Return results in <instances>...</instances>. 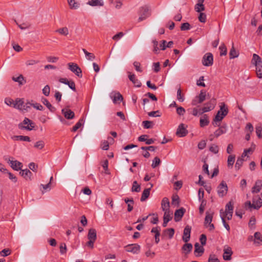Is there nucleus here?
I'll return each mask as SVG.
<instances>
[{
  "instance_id": "f257e3e1",
  "label": "nucleus",
  "mask_w": 262,
  "mask_h": 262,
  "mask_svg": "<svg viewBox=\"0 0 262 262\" xmlns=\"http://www.w3.org/2000/svg\"><path fill=\"white\" fill-rule=\"evenodd\" d=\"M228 113V108L226 106L225 103H222L220 106V110L217 112V114L213 119V122H212L213 125L219 126L220 124H219L218 122L221 121L227 115Z\"/></svg>"
},
{
  "instance_id": "f03ea898",
  "label": "nucleus",
  "mask_w": 262,
  "mask_h": 262,
  "mask_svg": "<svg viewBox=\"0 0 262 262\" xmlns=\"http://www.w3.org/2000/svg\"><path fill=\"white\" fill-rule=\"evenodd\" d=\"M262 206L261 199L259 196H256L253 198L252 203L248 201L244 204V207L246 210L251 211L252 209L258 210Z\"/></svg>"
},
{
  "instance_id": "7ed1b4c3",
  "label": "nucleus",
  "mask_w": 262,
  "mask_h": 262,
  "mask_svg": "<svg viewBox=\"0 0 262 262\" xmlns=\"http://www.w3.org/2000/svg\"><path fill=\"white\" fill-rule=\"evenodd\" d=\"M88 238L89 241L86 243V246L93 249L94 247V243L96 239V231L94 229H90L88 234Z\"/></svg>"
},
{
  "instance_id": "20e7f679",
  "label": "nucleus",
  "mask_w": 262,
  "mask_h": 262,
  "mask_svg": "<svg viewBox=\"0 0 262 262\" xmlns=\"http://www.w3.org/2000/svg\"><path fill=\"white\" fill-rule=\"evenodd\" d=\"M213 213L207 211L204 221V226L208 228L209 231H213L214 229V226L211 223L212 221Z\"/></svg>"
},
{
  "instance_id": "39448f33",
  "label": "nucleus",
  "mask_w": 262,
  "mask_h": 262,
  "mask_svg": "<svg viewBox=\"0 0 262 262\" xmlns=\"http://www.w3.org/2000/svg\"><path fill=\"white\" fill-rule=\"evenodd\" d=\"M233 212V204L232 202L228 203L225 206V210H223L222 214L227 217L228 220H230L232 217Z\"/></svg>"
},
{
  "instance_id": "423d86ee",
  "label": "nucleus",
  "mask_w": 262,
  "mask_h": 262,
  "mask_svg": "<svg viewBox=\"0 0 262 262\" xmlns=\"http://www.w3.org/2000/svg\"><path fill=\"white\" fill-rule=\"evenodd\" d=\"M217 192L219 196L223 198L225 196L228 192V186L226 182L222 181L217 187Z\"/></svg>"
},
{
  "instance_id": "0eeeda50",
  "label": "nucleus",
  "mask_w": 262,
  "mask_h": 262,
  "mask_svg": "<svg viewBox=\"0 0 262 262\" xmlns=\"http://www.w3.org/2000/svg\"><path fill=\"white\" fill-rule=\"evenodd\" d=\"M34 127V123L30 119L25 118L23 122L19 124V128L31 130Z\"/></svg>"
},
{
  "instance_id": "6e6552de",
  "label": "nucleus",
  "mask_w": 262,
  "mask_h": 262,
  "mask_svg": "<svg viewBox=\"0 0 262 262\" xmlns=\"http://www.w3.org/2000/svg\"><path fill=\"white\" fill-rule=\"evenodd\" d=\"M213 55L211 53H206L202 59V64L204 66L209 67L213 64Z\"/></svg>"
},
{
  "instance_id": "1a4fd4ad",
  "label": "nucleus",
  "mask_w": 262,
  "mask_h": 262,
  "mask_svg": "<svg viewBox=\"0 0 262 262\" xmlns=\"http://www.w3.org/2000/svg\"><path fill=\"white\" fill-rule=\"evenodd\" d=\"M6 160L10 165L11 168L17 171L21 169L23 167V164L21 162L17 160H13V158L12 157H9L8 159H6Z\"/></svg>"
},
{
  "instance_id": "9d476101",
  "label": "nucleus",
  "mask_w": 262,
  "mask_h": 262,
  "mask_svg": "<svg viewBox=\"0 0 262 262\" xmlns=\"http://www.w3.org/2000/svg\"><path fill=\"white\" fill-rule=\"evenodd\" d=\"M125 248L127 252H131L134 254H138L140 250V246L136 244L128 245Z\"/></svg>"
},
{
  "instance_id": "9b49d317",
  "label": "nucleus",
  "mask_w": 262,
  "mask_h": 262,
  "mask_svg": "<svg viewBox=\"0 0 262 262\" xmlns=\"http://www.w3.org/2000/svg\"><path fill=\"white\" fill-rule=\"evenodd\" d=\"M186 127L187 126L184 124H180L177 128L176 135L179 137H183L185 136L188 133Z\"/></svg>"
},
{
  "instance_id": "f8f14e48",
  "label": "nucleus",
  "mask_w": 262,
  "mask_h": 262,
  "mask_svg": "<svg viewBox=\"0 0 262 262\" xmlns=\"http://www.w3.org/2000/svg\"><path fill=\"white\" fill-rule=\"evenodd\" d=\"M149 9L148 7L145 6L141 8L140 10V17H139V21H142L146 19L149 15Z\"/></svg>"
},
{
  "instance_id": "ddd939ff",
  "label": "nucleus",
  "mask_w": 262,
  "mask_h": 262,
  "mask_svg": "<svg viewBox=\"0 0 262 262\" xmlns=\"http://www.w3.org/2000/svg\"><path fill=\"white\" fill-rule=\"evenodd\" d=\"M68 69L77 76H79L82 71L77 64L73 62L68 63Z\"/></svg>"
},
{
  "instance_id": "4468645a",
  "label": "nucleus",
  "mask_w": 262,
  "mask_h": 262,
  "mask_svg": "<svg viewBox=\"0 0 262 262\" xmlns=\"http://www.w3.org/2000/svg\"><path fill=\"white\" fill-rule=\"evenodd\" d=\"M191 229V227L188 225L186 226L184 229L182 239L185 243L188 242L190 240Z\"/></svg>"
},
{
  "instance_id": "2eb2a0df",
  "label": "nucleus",
  "mask_w": 262,
  "mask_h": 262,
  "mask_svg": "<svg viewBox=\"0 0 262 262\" xmlns=\"http://www.w3.org/2000/svg\"><path fill=\"white\" fill-rule=\"evenodd\" d=\"M215 101H210L205 104V105L202 108V112L200 114H202L204 113L209 112L214 108Z\"/></svg>"
},
{
  "instance_id": "dca6fc26",
  "label": "nucleus",
  "mask_w": 262,
  "mask_h": 262,
  "mask_svg": "<svg viewBox=\"0 0 262 262\" xmlns=\"http://www.w3.org/2000/svg\"><path fill=\"white\" fill-rule=\"evenodd\" d=\"M110 97L113 99V101L114 103L121 102L123 100L122 96L119 92H112L110 95Z\"/></svg>"
},
{
  "instance_id": "f3484780",
  "label": "nucleus",
  "mask_w": 262,
  "mask_h": 262,
  "mask_svg": "<svg viewBox=\"0 0 262 262\" xmlns=\"http://www.w3.org/2000/svg\"><path fill=\"white\" fill-rule=\"evenodd\" d=\"M185 212V209L184 208H181L177 210L174 212V220L176 222L180 221Z\"/></svg>"
},
{
  "instance_id": "a211bd4d",
  "label": "nucleus",
  "mask_w": 262,
  "mask_h": 262,
  "mask_svg": "<svg viewBox=\"0 0 262 262\" xmlns=\"http://www.w3.org/2000/svg\"><path fill=\"white\" fill-rule=\"evenodd\" d=\"M62 114L67 119H73L74 117V113L68 108H64L61 110Z\"/></svg>"
},
{
  "instance_id": "6ab92c4d",
  "label": "nucleus",
  "mask_w": 262,
  "mask_h": 262,
  "mask_svg": "<svg viewBox=\"0 0 262 262\" xmlns=\"http://www.w3.org/2000/svg\"><path fill=\"white\" fill-rule=\"evenodd\" d=\"M262 187V181L260 180H257L255 183L253 187L252 188V192L253 193H256L259 192Z\"/></svg>"
},
{
  "instance_id": "aec40b11",
  "label": "nucleus",
  "mask_w": 262,
  "mask_h": 262,
  "mask_svg": "<svg viewBox=\"0 0 262 262\" xmlns=\"http://www.w3.org/2000/svg\"><path fill=\"white\" fill-rule=\"evenodd\" d=\"M232 251L230 247H227L224 249L223 258L225 260H229L231 259Z\"/></svg>"
},
{
  "instance_id": "412c9836",
  "label": "nucleus",
  "mask_w": 262,
  "mask_h": 262,
  "mask_svg": "<svg viewBox=\"0 0 262 262\" xmlns=\"http://www.w3.org/2000/svg\"><path fill=\"white\" fill-rule=\"evenodd\" d=\"M227 132L226 125H223L221 126L214 133V137L216 138L219 137L220 136L226 133Z\"/></svg>"
},
{
  "instance_id": "4be33fe9",
  "label": "nucleus",
  "mask_w": 262,
  "mask_h": 262,
  "mask_svg": "<svg viewBox=\"0 0 262 262\" xmlns=\"http://www.w3.org/2000/svg\"><path fill=\"white\" fill-rule=\"evenodd\" d=\"M148 135H143L139 137L138 140L140 142H145L146 144L149 145L154 143L155 140L153 139H148Z\"/></svg>"
},
{
  "instance_id": "5701e85b",
  "label": "nucleus",
  "mask_w": 262,
  "mask_h": 262,
  "mask_svg": "<svg viewBox=\"0 0 262 262\" xmlns=\"http://www.w3.org/2000/svg\"><path fill=\"white\" fill-rule=\"evenodd\" d=\"M169 201L167 198H164L161 202V208L163 211L169 210Z\"/></svg>"
},
{
  "instance_id": "b1692460",
  "label": "nucleus",
  "mask_w": 262,
  "mask_h": 262,
  "mask_svg": "<svg viewBox=\"0 0 262 262\" xmlns=\"http://www.w3.org/2000/svg\"><path fill=\"white\" fill-rule=\"evenodd\" d=\"M128 78L129 79L135 84L137 87H140L141 85V82L136 78L135 74H132L130 73H128Z\"/></svg>"
},
{
  "instance_id": "393cba45",
  "label": "nucleus",
  "mask_w": 262,
  "mask_h": 262,
  "mask_svg": "<svg viewBox=\"0 0 262 262\" xmlns=\"http://www.w3.org/2000/svg\"><path fill=\"white\" fill-rule=\"evenodd\" d=\"M194 253H198L195 254L196 256H201L204 251V249L203 247V246H201L199 243H196L194 244Z\"/></svg>"
},
{
  "instance_id": "a878e982",
  "label": "nucleus",
  "mask_w": 262,
  "mask_h": 262,
  "mask_svg": "<svg viewBox=\"0 0 262 262\" xmlns=\"http://www.w3.org/2000/svg\"><path fill=\"white\" fill-rule=\"evenodd\" d=\"M20 174L26 180H30L32 176V172L28 169L21 170Z\"/></svg>"
},
{
  "instance_id": "bb28decb",
  "label": "nucleus",
  "mask_w": 262,
  "mask_h": 262,
  "mask_svg": "<svg viewBox=\"0 0 262 262\" xmlns=\"http://www.w3.org/2000/svg\"><path fill=\"white\" fill-rule=\"evenodd\" d=\"M254 244L257 246H260L262 245V236L260 232H256L254 233Z\"/></svg>"
},
{
  "instance_id": "cd10ccee",
  "label": "nucleus",
  "mask_w": 262,
  "mask_h": 262,
  "mask_svg": "<svg viewBox=\"0 0 262 262\" xmlns=\"http://www.w3.org/2000/svg\"><path fill=\"white\" fill-rule=\"evenodd\" d=\"M251 63L254 64L255 67L260 65L262 63L261 59L258 55L253 54Z\"/></svg>"
},
{
  "instance_id": "c85d7f7f",
  "label": "nucleus",
  "mask_w": 262,
  "mask_h": 262,
  "mask_svg": "<svg viewBox=\"0 0 262 262\" xmlns=\"http://www.w3.org/2000/svg\"><path fill=\"white\" fill-rule=\"evenodd\" d=\"M87 4L92 6H102L104 5L103 0H89Z\"/></svg>"
},
{
  "instance_id": "c756f323",
  "label": "nucleus",
  "mask_w": 262,
  "mask_h": 262,
  "mask_svg": "<svg viewBox=\"0 0 262 262\" xmlns=\"http://www.w3.org/2000/svg\"><path fill=\"white\" fill-rule=\"evenodd\" d=\"M70 8L72 9H77L79 7L80 4L77 0H67Z\"/></svg>"
},
{
  "instance_id": "7c9ffc66",
  "label": "nucleus",
  "mask_w": 262,
  "mask_h": 262,
  "mask_svg": "<svg viewBox=\"0 0 262 262\" xmlns=\"http://www.w3.org/2000/svg\"><path fill=\"white\" fill-rule=\"evenodd\" d=\"M41 101L42 103L45 105L51 112H54L55 111V107L52 105V104L46 98H42Z\"/></svg>"
},
{
  "instance_id": "2f4dec72",
  "label": "nucleus",
  "mask_w": 262,
  "mask_h": 262,
  "mask_svg": "<svg viewBox=\"0 0 262 262\" xmlns=\"http://www.w3.org/2000/svg\"><path fill=\"white\" fill-rule=\"evenodd\" d=\"M182 249L183 252L187 254L192 250V245L190 243H186L183 246Z\"/></svg>"
},
{
  "instance_id": "473e14b6",
  "label": "nucleus",
  "mask_w": 262,
  "mask_h": 262,
  "mask_svg": "<svg viewBox=\"0 0 262 262\" xmlns=\"http://www.w3.org/2000/svg\"><path fill=\"white\" fill-rule=\"evenodd\" d=\"M150 188H146L144 190L141 198V201H145L149 196Z\"/></svg>"
},
{
  "instance_id": "72a5a7b5",
  "label": "nucleus",
  "mask_w": 262,
  "mask_h": 262,
  "mask_svg": "<svg viewBox=\"0 0 262 262\" xmlns=\"http://www.w3.org/2000/svg\"><path fill=\"white\" fill-rule=\"evenodd\" d=\"M200 126L203 127L208 125L209 121L207 115H204L200 120Z\"/></svg>"
},
{
  "instance_id": "f704fd0d",
  "label": "nucleus",
  "mask_w": 262,
  "mask_h": 262,
  "mask_svg": "<svg viewBox=\"0 0 262 262\" xmlns=\"http://www.w3.org/2000/svg\"><path fill=\"white\" fill-rule=\"evenodd\" d=\"M24 101L20 99H17L14 103V107L23 111Z\"/></svg>"
},
{
  "instance_id": "c9c22d12",
  "label": "nucleus",
  "mask_w": 262,
  "mask_h": 262,
  "mask_svg": "<svg viewBox=\"0 0 262 262\" xmlns=\"http://www.w3.org/2000/svg\"><path fill=\"white\" fill-rule=\"evenodd\" d=\"M12 139H13L14 140H20L27 142H30L31 141L29 137L21 135L14 136L12 137Z\"/></svg>"
},
{
  "instance_id": "e433bc0d",
  "label": "nucleus",
  "mask_w": 262,
  "mask_h": 262,
  "mask_svg": "<svg viewBox=\"0 0 262 262\" xmlns=\"http://www.w3.org/2000/svg\"><path fill=\"white\" fill-rule=\"evenodd\" d=\"M239 55V53L237 52L233 46V43H232V47L229 52V56L230 59L234 58L237 57Z\"/></svg>"
},
{
  "instance_id": "4c0bfd02",
  "label": "nucleus",
  "mask_w": 262,
  "mask_h": 262,
  "mask_svg": "<svg viewBox=\"0 0 262 262\" xmlns=\"http://www.w3.org/2000/svg\"><path fill=\"white\" fill-rule=\"evenodd\" d=\"M174 233V230L173 228H168L165 230L163 232V234L165 235H168L169 238H171Z\"/></svg>"
},
{
  "instance_id": "58836bf2",
  "label": "nucleus",
  "mask_w": 262,
  "mask_h": 262,
  "mask_svg": "<svg viewBox=\"0 0 262 262\" xmlns=\"http://www.w3.org/2000/svg\"><path fill=\"white\" fill-rule=\"evenodd\" d=\"M12 79L14 81L17 82L20 85H23L26 82L24 77L22 75H20L17 77H13Z\"/></svg>"
},
{
  "instance_id": "ea45409f",
  "label": "nucleus",
  "mask_w": 262,
  "mask_h": 262,
  "mask_svg": "<svg viewBox=\"0 0 262 262\" xmlns=\"http://www.w3.org/2000/svg\"><path fill=\"white\" fill-rule=\"evenodd\" d=\"M235 155H230L228 157L227 165L229 167H232L235 162Z\"/></svg>"
},
{
  "instance_id": "a19ab883",
  "label": "nucleus",
  "mask_w": 262,
  "mask_h": 262,
  "mask_svg": "<svg viewBox=\"0 0 262 262\" xmlns=\"http://www.w3.org/2000/svg\"><path fill=\"white\" fill-rule=\"evenodd\" d=\"M222 211H223V209H221L220 211V216H221V218L222 219V223L223 224V225L225 227V228L227 229V231H230V226L228 224H227L226 222H225V216L224 215H223L222 214Z\"/></svg>"
},
{
  "instance_id": "79ce46f5",
  "label": "nucleus",
  "mask_w": 262,
  "mask_h": 262,
  "mask_svg": "<svg viewBox=\"0 0 262 262\" xmlns=\"http://www.w3.org/2000/svg\"><path fill=\"white\" fill-rule=\"evenodd\" d=\"M206 92L202 90L199 95L196 96V98L199 99V102L202 103L206 99Z\"/></svg>"
},
{
  "instance_id": "37998d69",
  "label": "nucleus",
  "mask_w": 262,
  "mask_h": 262,
  "mask_svg": "<svg viewBox=\"0 0 262 262\" xmlns=\"http://www.w3.org/2000/svg\"><path fill=\"white\" fill-rule=\"evenodd\" d=\"M163 219L167 220L169 221H170L172 219V211L170 210L168 211H165Z\"/></svg>"
},
{
  "instance_id": "c03bdc74",
  "label": "nucleus",
  "mask_w": 262,
  "mask_h": 262,
  "mask_svg": "<svg viewBox=\"0 0 262 262\" xmlns=\"http://www.w3.org/2000/svg\"><path fill=\"white\" fill-rule=\"evenodd\" d=\"M140 190H141L140 185L138 184V183L136 181H134L133 184L132 191L133 192H138L140 191Z\"/></svg>"
},
{
  "instance_id": "a18cd8bd",
  "label": "nucleus",
  "mask_w": 262,
  "mask_h": 262,
  "mask_svg": "<svg viewBox=\"0 0 262 262\" xmlns=\"http://www.w3.org/2000/svg\"><path fill=\"white\" fill-rule=\"evenodd\" d=\"M83 52L85 55L86 58L89 60L92 61L95 59V56L93 53L88 52L86 50L83 49Z\"/></svg>"
},
{
  "instance_id": "49530a36",
  "label": "nucleus",
  "mask_w": 262,
  "mask_h": 262,
  "mask_svg": "<svg viewBox=\"0 0 262 262\" xmlns=\"http://www.w3.org/2000/svg\"><path fill=\"white\" fill-rule=\"evenodd\" d=\"M34 147L38 149H42L45 146V142L42 140L37 141L34 144Z\"/></svg>"
},
{
  "instance_id": "de8ad7c7",
  "label": "nucleus",
  "mask_w": 262,
  "mask_h": 262,
  "mask_svg": "<svg viewBox=\"0 0 262 262\" xmlns=\"http://www.w3.org/2000/svg\"><path fill=\"white\" fill-rule=\"evenodd\" d=\"M40 187H41L43 188V190H41V191L42 193H44L45 192L50 191L51 190V183L49 182L46 185L40 184Z\"/></svg>"
},
{
  "instance_id": "09e8293b",
  "label": "nucleus",
  "mask_w": 262,
  "mask_h": 262,
  "mask_svg": "<svg viewBox=\"0 0 262 262\" xmlns=\"http://www.w3.org/2000/svg\"><path fill=\"white\" fill-rule=\"evenodd\" d=\"M244 160L242 158H238L235 163V168L236 170L240 169L243 164Z\"/></svg>"
},
{
  "instance_id": "8fccbe9b",
  "label": "nucleus",
  "mask_w": 262,
  "mask_h": 262,
  "mask_svg": "<svg viewBox=\"0 0 262 262\" xmlns=\"http://www.w3.org/2000/svg\"><path fill=\"white\" fill-rule=\"evenodd\" d=\"M56 32L59 33V34L67 36L69 34V30L67 27H64L62 28H60L56 31Z\"/></svg>"
},
{
  "instance_id": "3c124183",
  "label": "nucleus",
  "mask_w": 262,
  "mask_h": 262,
  "mask_svg": "<svg viewBox=\"0 0 262 262\" xmlns=\"http://www.w3.org/2000/svg\"><path fill=\"white\" fill-rule=\"evenodd\" d=\"M142 125L144 128H151L153 126V123L150 121H144L142 122Z\"/></svg>"
},
{
  "instance_id": "603ef678",
  "label": "nucleus",
  "mask_w": 262,
  "mask_h": 262,
  "mask_svg": "<svg viewBox=\"0 0 262 262\" xmlns=\"http://www.w3.org/2000/svg\"><path fill=\"white\" fill-rule=\"evenodd\" d=\"M160 163H161V160H160V158H158V157H156L152 160L151 167L153 168H155L156 167H157L158 166H159L160 165Z\"/></svg>"
},
{
  "instance_id": "864d4df0",
  "label": "nucleus",
  "mask_w": 262,
  "mask_h": 262,
  "mask_svg": "<svg viewBox=\"0 0 262 262\" xmlns=\"http://www.w3.org/2000/svg\"><path fill=\"white\" fill-rule=\"evenodd\" d=\"M177 98L179 102H183L184 100V96L182 94L181 90L179 89L177 91Z\"/></svg>"
},
{
  "instance_id": "5fc2aeb1",
  "label": "nucleus",
  "mask_w": 262,
  "mask_h": 262,
  "mask_svg": "<svg viewBox=\"0 0 262 262\" xmlns=\"http://www.w3.org/2000/svg\"><path fill=\"white\" fill-rule=\"evenodd\" d=\"M256 73L258 78H262V66L261 64L256 66Z\"/></svg>"
},
{
  "instance_id": "6e6d98bb",
  "label": "nucleus",
  "mask_w": 262,
  "mask_h": 262,
  "mask_svg": "<svg viewBox=\"0 0 262 262\" xmlns=\"http://www.w3.org/2000/svg\"><path fill=\"white\" fill-rule=\"evenodd\" d=\"M219 49L220 50V55L223 56L226 55L227 54V48L224 44L222 45L220 47Z\"/></svg>"
},
{
  "instance_id": "4d7b16f0",
  "label": "nucleus",
  "mask_w": 262,
  "mask_h": 262,
  "mask_svg": "<svg viewBox=\"0 0 262 262\" xmlns=\"http://www.w3.org/2000/svg\"><path fill=\"white\" fill-rule=\"evenodd\" d=\"M256 134L257 137L259 138H261L262 137V126L261 125H258L256 126Z\"/></svg>"
},
{
  "instance_id": "13d9d810",
  "label": "nucleus",
  "mask_w": 262,
  "mask_h": 262,
  "mask_svg": "<svg viewBox=\"0 0 262 262\" xmlns=\"http://www.w3.org/2000/svg\"><path fill=\"white\" fill-rule=\"evenodd\" d=\"M209 150L214 154H217L219 152V147L217 145L212 144L210 146Z\"/></svg>"
},
{
  "instance_id": "bf43d9fd",
  "label": "nucleus",
  "mask_w": 262,
  "mask_h": 262,
  "mask_svg": "<svg viewBox=\"0 0 262 262\" xmlns=\"http://www.w3.org/2000/svg\"><path fill=\"white\" fill-rule=\"evenodd\" d=\"M194 9L198 12H201L205 10V7L204 5L196 4Z\"/></svg>"
},
{
  "instance_id": "052dcab7",
  "label": "nucleus",
  "mask_w": 262,
  "mask_h": 262,
  "mask_svg": "<svg viewBox=\"0 0 262 262\" xmlns=\"http://www.w3.org/2000/svg\"><path fill=\"white\" fill-rule=\"evenodd\" d=\"M101 147L103 150H107L109 148L108 141H106V140L103 141L101 143Z\"/></svg>"
},
{
  "instance_id": "680f3d73",
  "label": "nucleus",
  "mask_w": 262,
  "mask_h": 262,
  "mask_svg": "<svg viewBox=\"0 0 262 262\" xmlns=\"http://www.w3.org/2000/svg\"><path fill=\"white\" fill-rule=\"evenodd\" d=\"M204 80V76H201L199 78V79L197 81V82H196L197 85L200 86L205 87L206 85H205V83L203 82Z\"/></svg>"
},
{
  "instance_id": "e2e57ef3",
  "label": "nucleus",
  "mask_w": 262,
  "mask_h": 262,
  "mask_svg": "<svg viewBox=\"0 0 262 262\" xmlns=\"http://www.w3.org/2000/svg\"><path fill=\"white\" fill-rule=\"evenodd\" d=\"M208 262H220V261L215 255L210 254L208 258Z\"/></svg>"
},
{
  "instance_id": "0e129e2a",
  "label": "nucleus",
  "mask_w": 262,
  "mask_h": 262,
  "mask_svg": "<svg viewBox=\"0 0 262 262\" xmlns=\"http://www.w3.org/2000/svg\"><path fill=\"white\" fill-rule=\"evenodd\" d=\"M50 88L48 85H46L42 89V93L46 96H48L50 94Z\"/></svg>"
},
{
  "instance_id": "69168bd1",
  "label": "nucleus",
  "mask_w": 262,
  "mask_h": 262,
  "mask_svg": "<svg viewBox=\"0 0 262 262\" xmlns=\"http://www.w3.org/2000/svg\"><path fill=\"white\" fill-rule=\"evenodd\" d=\"M185 112V110L183 107L179 106L177 108V113L180 116H183Z\"/></svg>"
},
{
  "instance_id": "338daca9",
  "label": "nucleus",
  "mask_w": 262,
  "mask_h": 262,
  "mask_svg": "<svg viewBox=\"0 0 262 262\" xmlns=\"http://www.w3.org/2000/svg\"><path fill=\"white\" fill-rule=\"evenodd\" d=\"M199 21L201 23H205L206 20V15L204 13L200 12L199 16Z\"/></svg>"
},
{
  "instance_id": "774afa93",
  "label": "nucleus",
  "mask_w": 262,
  "mask_h": 262,
  "mask_svg": "<svg viewBox=\"0 0 262 262\" xmlns=\"http://www.w3.org/2000/svg\"><path fill=\"white\" fill-rule=\"evenodd\" d=\"M11 251L9 249H4L0 252V254L3 256H7L10 255Z\"/></svg>"
}]
</instances>
